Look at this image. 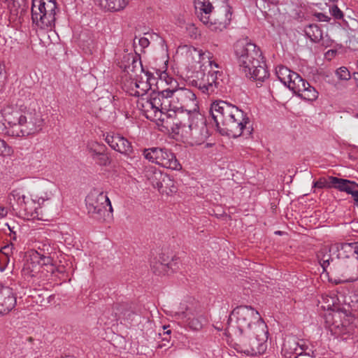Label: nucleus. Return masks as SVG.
I'll return each instance as SVG.
<instances>
[{
	"instance_id": "nucleus-10",
	"label": "nucleus",
	"mask_w": 358,
	"mask_h": 358,
	"mask_svg": "<svg viewBox=\"0 0 358 358\" xmlns=\"http://www.w3.org/2000/svg\"><path fill=\"white\" fill-rule=\"evenodd\" d=\"M57 5L55 0H31L32 25L42 31H52L55 27Z\"/></svg>"
},
{
	"instance_id": "nucleus-11",
	"label": "nucleus",
	"mask_w": 358,
	"mask_h": 358,
	"mask_svg": "<svg viewBox=\"0 0 358 358\" xmlns=\"http://www.w3.org/2000/svg\"><path fill=\"white\" fill-rule=\"evenodd\" d=\"M282 353L286 358H297L305 355L311 358H321L313 345L307 340L301 339L295 336H287L284 339Z\"/></svg>"
},
{
	"instance_id": "nucleus-14",
	"label": "nucleus",
	"mask_w": 358,
	"mask_h": 358,
	"mask_svg": "<svg viewBox=\"0 0 358 358\" xmlns=\"http://www.w3.org/2000/svg\"><path fill=\"white\" fill-rule=\"evenodd\" d=\"M259 333L257 331H254L251 334H245V348L239 349L238 346L237 338H234V343L232 345L234 349L238 352L245 356L255 357L260 355L265 352L267 349V339H268V330L266 329V338L264 342L260 341L259 336Z\"/></svg>"
},
{
	"instance_id": "nucleus-43",
	"label": "nucleus",
	"mask_w": 358,
	"mask_h": 358,
	"mask_svg": "<svg viewBox=\"0 0 358 358\" xmlns=\"http://www.w3.org/2000/svg\"><path fill=\"white\" fill-rule=\"evenodd\" d=\"M138 43L139 45L143 48H147L150 44L149 40L145 37L139 38Z\"/></svg>"
},
{
	"instance_id": "nucleus-18",
	"label": "nucleus",
	"mask_w": 358,
	"mask_h": 358,
	"mask_svg": "<svg viewBox=\"0 0 358 358\" xmlns=\"http://www.w3.org/2000/svg\"><path fill=\"white\" fill-rule=\"evenodd\" d=\"M87 150L96 164L102 166L110 164V159L106 152L107 148L103 143L94 141H89L87 144Z\"/></svg>"
},
{
	"instance_id": "nucleus-26",
	"label": "nucleus",
	"mask_w": 358,
	"mask_h": 358,
	"mask_svg": "<svg viewBox=\"0 0 358 358\" xmlns=\"http://www.w3.org/2000/svg\"><path fill=\"white\" fill-rule=\"evenodd\" d=\"M332 250L338 251L336 250V245L331 247L329 251L326 249L322 250L317 255V258L321 266L324 271H327V268L330 266L331 262L334 261V258L331 257V252Z\"/></svg>"
},
{
	"instance_id": "nucleus-48",
	"label": "nucleus",
	"mask_w": 358,
	"mask_h": 358,
	"mask_svg": "<svg viewBox=\"0 0 358 358\" xmlns=\"http://www.w3.org/2000/svg\"><path fill=\"white\" fill-rule=\"evenodd\" d=\"M354 205L358 207V197L354 199Z\"/></svg>"
},
{
	"instance_id": "nucleus-29",
	"label": "nucleus",
	"mask_w": 358,
	"mask_h": 358,
	"mask_svg": "<svg viewBox=\"0 0 358 358\" xmlns=\"http://www.w3.org/2000/svg\"><path fill=\"white\" fill-rule=\"evenodd\" d=\"M338 298L334 293L324 294L322 296V307L325 310H334L338 303Z\"/></svg>"
},
{
	"instance_id": "nucleus-40",
	"label": "nucleus",
	"mask_w": 358,
	"mask_h": 358,
	"mask_svg": "<svg viewBox=\"0 0 358 358\" xmlns=\"http://www.w3.org/2000/svg\"><path fill=\"white\" fill-rule=\"evenodd\" d=\"M23 272H24V275H28V276H30L32 278V277H35L36 275V273L38 271L34 269L30 270V265H29V264H27L26 265V266L24 268Z\"/></svg>"
},
{
	"instance_id": "nucleus-32",
	"label": "nucleus",
	"mask_w": 358,
	"mask_h": 358,
	"mask_svg": "<svg viewBox=\"0 0 358 358\" xmlns=\"http://www.w3.org/2000/svg\"><path fill=\"white\" fill-rule=\"evenodd\" d=\"M13 149L4 140L0 138V156L6 157L13 155Z\"/></svg>"
},
{
	"instance_id": "nucleus-50",
	"label": "nucleus",
	"mask_w": 358,
	"mask_h": 358,
	"mask_svg": "<svg viewBox=\"0 0 358 358\" xmlns=\"http://www.w3.org/2000/svg\"><path fill=\"white\" fill-rule=\"evenodd\" d=\"M355 296V297L358 296V290L355 292V296ZM357 303H358V299H357Z\"/></svg>"
},
{
	"instance_id": "nucleus-54",
	"label": "nucleus",
	"mask_w": 358,
	"mask_h": 358,
	"mask_svg": "<svg viewBox=\"0 0 358 358\" xmlns=\"http://www.w3.org/2000/svg\"><path fill=\"white\" fill-rule=\"evenodd\" d=\"M15 358H19V357H17V355H15Z\"/></svg>"
},
{
	"instance_id": "nucleus-49",
	"label": "nucleus",
	"mask_w": 358,
	"mask_h": 358,
	"mask_svg": "<svg viewBox=\"0 0 358 358\" xmlns=\"http://www.w3.org/2000/svg\"><path fill=\"white\" fill-rule=\"evenodd\" d=\"M275 234H278V235H281V234H282V231H276L275 232Z\"/></svg>"
},
{
	"instance_id": "nucleus-53",
	"label": "nucleus",
	"mask_w": 358,
	"mask_h": 358,
	"mask_svg": "<svg viewBox=\"0 0 358 358\" xmlns=\"http://www.w3.org/2000/svg\"><path fill=\"white\" fill-rule=\"evenodd\" d=\"M331 313H329L327 317H331Z\"/></svg>"
},
{
	"instance_id": "nucleus-7",
	"label": "nucleus",
	"mask_w": 358,
	"mask_h": 358,
	"mask_svg": "<svg viewBox=\"0 0 358 358\" xmlns=\"http://www.w3.org/2000/svg\"><path fill=\"white\" fill-rule=\"evenodd\" d=\"M228 0H194V7L200 20L214 31H222L231 20Z\"/></svg>"
},
{
	"instance_id": "nucleus-34",
	"label": "nucleus",
	"mask_w": 358,
	"mask_h": 358,
	"mask_svg": "<svg viewBox=\"0 0 358 358\" xmlns=\"http://www.w3.org/2000/svg\"><path fill=\"white\" fill-rule=\"evenodd\" d=\"M336 75L341 80H348L351 78L350 71L345 66H341L336 71Z\"/></svg>"
},
{
	"instance_id": "nucleus-56",
	"label": "nucleus",
	"mask_w": 358,
	"mask_h": 358,
	"mask_svg": "<svg viewBox=\"0 0 358 358\" xmlns=\"http://www.w3.org/2000/svg\"><path fill=\"white\" fill-rule=\"evenodd\" d=\"M357 69H358V61H357Z\"/></svg>"
},
{
	"instance_id": "nucleus-47",
	"label": "nucleus",
	"mask_w": 358,
	"mask_h": 358,
	"mask_svg": "<svg viewBox=\"0 0 358 358\" xmlns=\"http://www.w3.org/2000/svg\"><path fill=\"white\" fill-rule=\"evenodd\" d=\"M355 80L356 82V86L358 87V73H357V75H355Z\"/></svg>"
},
{
	"instance_id": "nucleus-8",
	"label": "nucleus",
	"mask_w": 358,
	"mask_h": 358,
	"mask_svg": "<svg viewBox=\"0 0 358 358\" xmlns=\"http://www.w3.org/2000/svg\"><path fill=\"white\" fill-rule=\"evenodd\" d=\"M188 52L194 59H197L196 62L203 64L208 62L210 66V70L197 84L199 89L206 94L217 93L221 85L222 71L218 70L220 66L213 59L212 53L194 47L189 48Z\"/></svg>"
},
{
	"instance_id": "nucleus-44",
	"label": "nucleus",
	"mask_w": 358,
	"mask_h": 358,
	"mask_svg": "<svg viewBox=\"0 0 358 358\" xmlns=\"http://www.w3.org/2000/svg\"><path fill=\"white\" fill-rule=\"evenodd\" d=\"M8 215V209L3 206H0V220L4 218Z\"/></svg>"
},
{
	"instance_id": "nucleus-37",
	"label": "nucleus",
	"mask_w": 358,
	"mask_h": 358,
	"mask_svg": "<svg viewBox=\"0 0 358 358\" xmlns=\"http://www.w3.org/2000/svg\"><path fill=\"white\" fill-rule=\"evenodd\" d=\"M329 12L331 15L337 20H341L343 17V12L336 5H334L330 7Z\"/></svg>"
},
{
	"instance_id": "nucleus-15",
	"label": "nucleus",
	"mask_w": 358,
	"mask_h": 358,
	"mask_svg": "<svg viewBox=\"0 0 358 358\" xmlns=\"http://www.w3.org/2000/svg\"><path fill=\"white\" fill-rule=\"evenodd\" d=\"M175 317L192 331L201 330L208 322L207 318L202 313L192 308L176 312Z\"/></svg>"
},
{
	"instance_id": "nucleus-21",
	"label": "nucleus",
	"mask_w": 358,
	"mask_h": 358,
	"mask_svg": "<svg viewBox=\"0 0 358 358\" xmlns=\"http://www.w3.org/2000/svg\"><path fill=\"white\" fill-rule=\"evenodd\" d=\"M329 180L333 188L350 194L353 200L358 197V183L355 181L334 176H330Z\"/></svg>"
},
{
	"instance_id": "nucleus-39",
	"label": "nucleus",
	"mask_w": 358,
	"mask_h": 358,
	"mask_svg": "<svg viewBox=\"0 0 358 358\" xmlns=\"http://www.w3.org/2000/svg\"><path fill=\"white\" fill-rule=\"evenodd\" d=\"M15 250L14 245L13 243L7 244L6 245L2 247L1 252L6 256L9 257L13 252Z\"/></svg>"
},
{
	"instance_id": "nucleus-13",
	"label": "nucleus",
	"mask_w": 358,
	"mask_h": 358,
	"mask_svg": "<svg viewBox=\"0 0 358 358\" xmlns=\"http://www.w3.org/2000/svg\"><path fill=\"white\" fill-rule=\"evenodd\" d=\"M88 213L97 218L105 216L106 213L113 211L110 201L107 194L99 189H93L85 198Z\"/></svg>"
},
{
	"instance_id": "nucleus-25",
	"label": "nucleus",
	"mask_w": 358,
	"mask_h": 358,
	"mask_svg": "<svg viewBox=\"0 0 358 358\" xmlns=\"http://www.w3.org/2000/svg\"><path fill=\"white\" fill-rule=\"evenodd\" d=\"M146 177L148 180H150L153 187L157 189L159 192L162 188L164 179L169 180L166 174L163 173L161 171L157 170L155 168H152L151 170L147 171Z\"/></svg>"
},
{
	"instance_id": "nucleus-1",
	"label": "nucleus",
	"mask_w": 358,
	"mask_h": 358,
	"mask_svg": "<svg viewBox=\"0 0 358 358\" xmlns=\"http://www.w3.org/2000/svg\"><path fill=\"white\" fill-rule=\"evenodd\" d=\"M165 106L170 119L176 127L178 134L181 131L191 139L192 145H201L208 138V129L199 113V101L196 94L189 88L178 87L173 92H166Z\"/></svg>"
},
{
	"instance_id": "nucleus-36",
	"label": "nucleus",
	"mask_w": 358,
	"mask_h": 358,
	"mask_svg": "<svg viewBox=\"0 0 358 358\" xmlns=\"http://www.w3.org/2000/svg\"><path fill=\"white\" fill-rule=\"evenodd\" d=\"M145 76L146 77V81L148 84H150V89L151 90L153 91V92H155V88H152V87L154 85H156L157 86V89H159V85H160V83H157L158 82V78H157L156 77H155L151 73H149V72H146L145 73Z\"/></svg>"
},
{
	"instance_id": "nucleus-24",
	"label": "nucleus",
	"mask_w": 358,
	"mask_h": 358,
	"mask_svg": "<svg viewBox=\"0 0 358 358\" xmlns=\"http://www.w3.org/2000/svg\"><path fill=\"white\" fill-rule=\"evenodd\" d=\"M158 76V82L157 83H160V85L163 87V84H164V87H166L161 92H158L163 97H166V92H173L178 87H179V84L178 81L171 76L168 74L166 71H160L159 73H157Z\"/></svg>"
},
{
	"instance_id": "nucleus-16",
	"label": "nucleus",
	"mask_w": 358,
	"mask_h": 358,
	"mask_svg": "<svg viewBox=\"0 0 358 358\" xmlns=\"http://www.w3.org/2000/svg\"><path fill=\"white\" fill-rule=\"evenodd\" d=\"M131 59V63L124 67L125 81L124 87L128 93L140 90L139 80L137 78L138 71L143 72V69L140 62L134 59L133 56H128V60Z\"/></svg>"
},
{
	"instance_id": "nucleus-42",
	"label": "nucleus",
	"mask_w": 358,
	"mask_h": 358,
	"mask_svg": "<svg viewBox=\"0 0 358 358\" xmlns=\"http://www.w3.org/2000/svg\"><path fill=\"white\" fill-rule=\"evenodd\" d=\"M125 317V320H127L129 323L134 321V317L136 316V314L132 311H126L124 314Z\"/></svg>"
},
{
	"instance_id": "nucleus-5",
	"label": "nucleus",
	"mask_w": 358,
	"mask_h": 358,
	"mask_svg": "<svg viewBox=\"0 0 358 358\" xmlns=\"http://www.w3.org/2000/svg\"><path fill=\"white\" fill-rule=\"evenodd\" d=\"M235 54L246 77L259 81L268 77L261 50L255 43L247 41H238L235 46Z\"/></svg>"
},
{
	"instance_id": "nucleus-9",
	"label": "nucleus",
	"mask_w": 358,
	"mask_h": 358,
	"mask_svg": "<svg viewBox=\"0 0 358 358\" xmlns=\"http://www.w3.org/2000/svg\"><path fill=\"white\" fill-rule=\"evenodd\" d=\"M164 102V97L159 93L152 92L146 96L139 97L136 101V107L147 119L168 125L173 115L169 113Z\"/></svg>"
},
{
	"instance_id": "nucleus-51",
	"label": "nucleus",
	"mask_w": 358,
	"mask_h": 358,
	"mask_svg": "<svg viewBox=\"0 0 358 358\" xmlns=\"http://www.w3.org/2000/svg\"><path fill=\"white\" fill-rule=\"evenodd\" d=\"M329 1L332 3H335V2H337L338 0H329Z\"/></svg>"
},
{
	"instance_id": "nucleus-22",
	"label": "nucleus",
	"mask_w": 358,
	"mask_h": 358,
	"mask_svg": "<svg viewBox=\"0 0 358 358\" xmlns=\"http://www.w3.org/2000/svg\"><path fill=\"white\" fill-rule=\"evenodd\" d=\"M275 73L279 79V80L286 87H287L290 90H292V87L296 85V80H299L301 78L297 73L292 71L288 68L279 66L275 69Z\"/></svg>"
},
{
	"instance_id": "nucleus-2",
	"label": "nucleus",
	"mask_w": 358,
	"mask_h": 358,
	"mask_svg": "<svg viewBox=\"0 0 358 358\" xmlns=\"http://www.w3.org/2000/svg\"><path fill=\"white\" fill-rule=\"evenodd\" d=\"M3 122L0 132L13 137H23L41 131L44 124L41 102L31 101L26 104L8 105L1 110Z\"/></svg>"
},
{
	"instance_id": "nucleus-31",
	"label": "nucleus",
	"mask_w": 358,
	"mask_h": 358,
	"mask_svg": "<svg viewBox=\"0 0 358 358\" xmlns=\"http://www.w3.org/2000/svg\"><path fill=\"white\" fill-rule=\"evenodd\" d=\"M167 179L169 180H166L164 179V181H163V186L162 189H160L161 193H165L166 194H170L174 192H177V187L175 185L174 181L169 176L167 175Z\"/></svg>"
},
{
	"instance_id": "nucleus-3",
	"label": "nucleus",
	"mask_w": 358,
	"mask_h": 358,
	"mask_svg": "<svg viewBox=\"0 0 358 358\" xmlns=\"http://www.w3.org/2000/svg\"><path fill=\"white\" fill-rule=\"evenodd\" d=\"M266 324L259 312L250 306H239L231 312L228 323V331L237 338L239 349L245 348V334L254 331L259 333L260 341L266 338ZM245 350V349H243Z\"/></svg>"
},
{
	"instance_id": "nucleus-30",
	"label": "nucleus",
	"mask_w": 358,
	"mask_h": 358,
	"mask_svg": "<svg viewBox=\"0 0 358 358\" xmlns=\"http://www.w3.org/2000/svg\"><path fill=\"white\" fill-rule=\"evenodd\" d=\"M31 261L37 262L38 265L47 266L52 264V259L50 256L41 254L38 252H34L31 258Z\"/></svg>"
},
{
	"instance_id": "nucleus-19",
	"label": "nucleus",
	"mask_w": 358,
	"mask_h": 358,
	"mask_svg": "<svg viewBox=\"0 0 358 358\" xmlns=\"http://www.w3.org/2000/svg\"><path fill=\"white\" fill-rule=\"evenodd\" d=\"M17 298L13 289L0 285V317L9 313L16 306Z\"/></svg>"
},
{
	"instance_id": "nucleus-20",
	"label": "nucleus",
	"mask_w": 358,
	"mask_h": 358,
	"mask_svg": "<svg viewBox=\"0 0 358 358\" xmlns=\"http://www.w3.org/2000/svg\"><path fill=\"white\" fill-rule=\"evenodd\" d=\"M294 85L291 91L298 97L308 101H313L317 99V91L301 77L296 80V85Z\"/></svg>"
},
{
	"instance_id": "nucleus-45",
	"label": "nucleus",
	"mask_w": 358,
	"mask_h": 358,
	"mask_svg": "<svg viewBox=\"0 0 358 358\" xmlns=\"http://www.w3.org/2000/svg\"><path fill=\"white\" fill-rule=\"evenodd\" d=\"M8 228H9V230H10V234H9V236H10V239H11V240H13V241H16V239H17V235H16L15 232V231H13L10 228V227H8Z\"/></svg>"
},
{
	"instance_id": "nucleus-35",
	"label": "nucleus",
	"mask_w": 358,
	"mask_h": 358,
	"mask_svg": "<svg viewBox=\"0 0 358 358\" xmlns=\"http://www.w3.org/2000/svg\"><path fill=\"white\" fill-rule=\"evenodd\" d=\"M152 269L155 273L158 275L168 273V269L169 268V264L163 263H155L152 266Z\"/></svg>"
},
{
	"instance_id": "nucleus-33",
	"label": "nucleus",
	"mask_w": 358,
	"mask_h": 358,
	"mask_svg": "<svg viewBox=\"0 0 358 358\" xmlns=\"http://www.w3.org/2000/svg\"><path fill=\"white\" fill-rule=\"evenodd\" d=\"M139 85L140 90L131 92V95L142 97L147 92L151 90L150 84L146 80H139Z\"/></svg>"
},
{
	"instance_id": "nucleus-4",
	"label": "nucleus",
	"mask_w": 358,
	"mask_h": 358,
	"mask_svg": "<svg viewBox=\"0 0 358 358\" xmlns=\"http://www.w3.org/2000/svg\"><path fill=\"white\" fill-rule=\"evenodd\" d=\"M210 113L217 130L230 137L240 136L249 124L247 114L235 105L222 100L213 102Z\"/></svg>"
},
{
	"instance_id": "nucleus-41",
	"label": "nucleus",
	"mask_w": 358,
	"mask_h": 358,
	"mask_svg": "<svg viewBox=\"0 0 358 358\" xmlns=\"http://www.w3.org/2000/svg\"><path fill=\"white\" fill-rule=\"evenodd\" d=\"M315 17L320 22H328L331 20L330 17L322 13H317Z\"/></svg>"
},
{
	"instance_id": "nucleus-46",
	"label": "nucleus",
	"mask_w": 358,
	"mask_h": 358,
	"mask_svg": "<svg viewBox=\"0 0 358 358\" xmlns=\"http://www.w3.org/2000/svg\"><path fill=\"white\" fill-rule=\"evenodd\" d=\"M170 333H171V330L167 329V327H164V334L169 335V334H170Z\"/></svg>"
},
{
	"instance_id": "nucleus-27",
	"label": "nucleus",
	"mask_w": 358,
	"mask_h": 358,
	"mask_svg": "<svg viewBox=\"0 0 358 358\" xmlns=\"http://www.w3.org/2000/svg\"><path fill=\"white\" fill-rule=\"evenodd\" d=\"M304 32L313 42H318L322 38V31L317 24H309L306 27Z\"/></svg>"
},
{
	"instance_id": "nucleus-55",
	"label": "nucleus",
	"mask_w": 358,
	"mask_h": 358,
	"mask_svg": "<svg viewBox=\"0 0 358 358\" xmlns=\"http://www.w3.org/2000/svg\"><path fill=\"white\" fill-rule=\"evenodd\" d=\"M22 1H24H24H26V0H22Z\"/></svg>"
},
{
	"instance_id": "nucleus-12",
	"label": "nucleus",
	"mask_w": 358,
	"mask_h": 358,
	"mask_svg": "<svg viewBox=\"0 0 358 358\" xmlns=\"http://www.w3.org/2000/svg\"><path fill=\"white\" fill-rule=\"evenodd\" d=\"M144 158L150 162L174 171L182 169V165L174 153L166 148L152 147L143 150Z\"/></svg>"
},
{
	"instance_id": "nucleus-28",
	"label": "nucleus",
	"mask_w": 358,
	"mask_h": 358,
	"mask_svg": "<svg viewBox=\"0 0 358 358\" xmlns=\"http://www.w3.org/2000/svg\"><path fill=\"white\" fill-rule=\"evenodd\" d=\"M45 157L46 155L43 150H41L33 152L29 157V165L33 168L38 169L45 162Z\"/></svg>"
},
{
	"instance_id": "nucleus-38",
	"label": "nucleus",
	"mask_w": 358,
	"mask_h": 358,
	"mask_svg": "<svg viewBox=\"0 0 358 358\" xmlns=\"http://www.w3.org/2000/svg\"><path fill=\"white\" fill-rule=\"evenodd\" d=\"M313 187L322 189L324 187L331 188V183L327 184L324 179H320L317 181L313 182Z\"/></svg>"
},
{
	"instance_id": "nucleus-17",
	"label": "nucleus",
	"mask_w": 358,
	"mask_h": 358,
	"mask_svg": "<svg viewBox=\"0 0 358 358\" xmlns=\"http://www.w3.org/2000/svg\"><path fill=\"white\" fill-rule=\"evenodd\" d=\"M106 142L114 150L130 157L133 153L131 143L124 136L117 134H108L105 137Z\"/></svg>"
},
{
	"instance_id": "nucleus-23",
	"label": "nucleus",
	"mask_w": 358,
	"mask_h": 358,
	"mask_svg": "<svg viewBox=\"0 0 358 358\" xmlns=\"http://www.w3.org/2000/svg\"><path fill=\"white\" fill-rule=\"evenodd\" d=\"M93 2L102 10L119 12L127 7L129 0H93Z\"/></svg>"
},
{
	"instance_id": "nucleus-6",
	"label": "nucleus",
	"mask_w": 358,
	"mask_h": 358,
	"mask_svg": "<svg viewBox=\"0 0 358 358\" xmlns=\"http://www.w3.org/2000/svg\"><path fill=\"white\" fill-rule=\"evenodd\" d=\"M36 187L38 191L31 194V199L18 189L13 190L10 194L29 219L38 218L39 209L45 202L52 201L57 191V186L54 182L44 178L36 184Z\"/></svg>"
},
{
	"instance_id": "nucleus-52",
	"label": "nucleus",
	"mask_w": 358,
	"mask_h": 358,
	"mask_svg": "<svg viewBox=\"0 0 358 358\" xmlns=\"http://www.w3.org/2000/svg\"><path fill=\"white\" fill-rule=\"evenodd\" d=\"M62 358H73V357H71V356H66L64 357H62Z\"/></svg>"
}]
</instances>
